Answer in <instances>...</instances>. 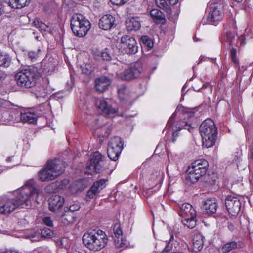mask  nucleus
<instances>
[{
    "mask_svg": "<svg viewBox=\"0 0 253 253\" xmlns=\"http://www.w3.org/2000/svg\"><path fill=\"white\" fill-rule=\"evenodd\" d=\"M16 195L14 198L3 197L0 199V215H8L16 209L29 205L31 200H37L39 192L32 187L25 186L17 191Z\"/></svg>",
    "mask_w": 253,
    "mask_h": 253,
    "instance_id": "f257e3e1",
    "label": "nucleus"
},
{
    "mask_svg": "<svg viewBox=\"0 0 253 253\" xmlns=\"http://www.w3.org/2000/svg\"><path fill=\"white\" fill-rule=\"evenodd\" d=\"M65 169V164L59 159L49 160L44 167L38 172V178L42 182L54 180L62 174Z\"/></svg>",
    "mask_w": 253,
    "mask_h": 253,
    "instance_id": "f03ea898",
    "label": "nucleus"
},
{
    "mask_svg": "<svg viewBox=\"0 0 253 253\" xmlns=\"http://www.w3.org/2000/svg\"><path fill=\"white\" fill-rule=\"evenodd\" d=\"M199 130L203 145L207 148L213 146L217 135V130L214 122L210 119H206L201 123Z\"/></svg>",
    "mask_w": 253,
    "mask_h": 253,
    "instance_id": "7ed1b4c3",
    "label": "nucleus"
},
{
    "mask_svg": "<svg viewBox=\"0 0 253 253\" xmlns=\"http://www.w3.org/2000/svg\"><path fill=\"white\" fill-rule=\"evenodd\" d=\"M84 244L89 250L98 251L104 248L107 243L108 238L104 232L98 230L93 233H85L83 236Z\"/></svg>",
    "mask_w": 253,
    "mask_h": 253,
    "instance_id": "20e7f679",
    "label": "nucleus"
},
{
    "mask_svg": "<svg viewBox=\"0 0 253 253\" xmlns=\"http://www.w3.org/2000/svg\"><path fill=\"white\" fill-rule=\"evenodd\" d=\"M39 76L37 69L31 68L17 72L15 75V79L18 86L30 88L36 85Z\"/></svg>",
    "mask_w": 253,
    "mask_h": 253,
    "instance_id": "39448f33",
    "label": "nucleus"
},
{
    "mask_svg": "<svg viewBox=\"0 0 253 253\" xmlns=\"http://www.w3.org/2000/svg\"><path fill=\"white\" fill-rule=\"evenodd\" d=\"M209 166L207 161L199 159L195 161L187 169L186 180L192 183L196 182L206 173Z\"/></svg>",
    "mask_w": 253,
    "mask_h": 253,
    "instance_id": "423d86ee",
    "label": "nucleus"
},
{
    "mask_svg": "<svg viewBox=\"0 0 253 253\" xmlns=\"http://www.w3.org/2000/svg\"><path fill=\"white\" fill-rule=\"evenodd\" d=\"M70 25L74 35L79 37L85 36L91 27L89 20L80 13L75 14L72 16Z\"/></svg>",
    "mask_w": 253,
    "mask_h": 253,
    "instance_id": "0eeeda50",
    "label": "nucleus"
},
{
    "mask_svg": "<svg viewBox=\"0 0 253 253\" xmlns=\"http://www.w3.org/2000/svg\"><path fill=\"white\" fill-rule=\"evenodd\" d=\"M105 157L96 151L91 155L89 164L86 167L85 172L90 175L99 173L105 167Z\"/></svg>",
    "mask_w": 253,
    "mask_h": 253,
    "instance_id": "6e6552de",
    "label": "nucleus"
},
{
    "mask_svg": "<svg viewBox=\"0 0 253 253\" xmlns=\"http://www.w3.org/2000/svg\"><path fill=\"white\" fill-rule=\"evenodd\" d=\"M174 116L175 113L172 115L171 117L168 121V125L172 127L173 130L172 138L171 139L173 142H174L176 141V137L179 136V131L182 129H187L191 132L194 128V127L192 126V123L190 121H184L181 120L173 123L172 121Z\"/></svg>",
    "mask_w": 253,
    "mask_h": 253,
    "instance_id": "1a4fd4ad",
    "label": "nucleus"
},
{
    "mask_svg": "<svg viewBox=\"0 0 253 253\" xmlns=\"http://www.w3.org/2000/svg\"><path fill=\"white\" fill-rule=\"evenodd\" d=\"M123 144L122 139L118 136L111 138L107 148L108 157L112 160L116 161L123 149Z\"/></svg>",
    "mask_w": 253,
    "mask_h": 253,
    "instance_id": "9d476101",
    "label": "nucleus"
},
{
    "mask_svg": "<svg viewBox=\"0 0 253 253\" xmlns=\"http://www.w3.org/2000/svg\"><path fill=\"white\" fill-rule=\"evenodd\" d=\"M143 71V67L139 63H136L131 65L123 72L118 73V77L124 81H130L137 78Z\"/></svg>",
    "mask_w": 253,
    "mask_h": 253,
    "instance_id": "9b49d317",
    "label": "nucleus"
},
{
    "mask_svg": "<svg viewBox=\"0 0 253 253\" xmlns=\"http://www.w3.org/2000/svg\"><path fill=\"white\" fill-rule=\"evenodd\" d=\"M120 49L127 54H134L138 51L137 42L134 38L124 35L121 38Z\"/></svg>",
    "mask_w": 253,
    "mask_h": 253,
    "instance_id": "f8f14e48",
    "label": "nucleus"
},
{
    "mask_svg": "<svg viewBox=\"0 0 253 253\" xmlns=\"http://www.w3.org/2000/svg\"><path fill=\"white\" fill-rule=\"evenodd\" d=\"M225 205L230 215L236 217L241 209V202L239 199L233 195H228L225 200Z\"/></svg>",
    "mask_w": 253,
    "mask_h": 253,
    "instance_id": "ddd939ff",
    "label": "nucleus"
},
{
    "mask_svg": "<svg viewBox=\"0 0 253 253\" xmlns=\"http://www.w3.org/2000/svg\"><path fill=\"white\" fill-rule=\"evenodd\" d=\"M224 9V5L222 2L215 3L212 5L207 17V20L210 24H214L215 22L223 19Z\"/></svg>",
    "mask_w": 253,
    "mask_h": 253,
    "instance_id": "4468645a",
    "label": "nucleus"
},
{
    "mask_svg": "<svg viewBox=\"0 0 253 253\" xmlns=\"http://www.w3.org/2000/svg\"><path fill=\"white\" fill-rule=\"evenodd\" d=\"M56 219L61 225L69 226L73 225L75 222L76 216L74 212L70 211H66L64 214L59 212L56 216Z\"/></svg>",
    "mask_w": 253,
    "mask_h": 253,
    "instance_id": "2eb2a0df",
    "label": "nucleus"
},
{
    "mask_svg": "<svg viewBox=\"0 0 253 253\" xmlns=\"http://www.w3.org/2000/svg\"><path fill=\"white\" fill-rule=\"evenodd\" d=\"M64 203V198L60 195H54L48 200L49 209L52 212H59L60 208Z\"/></svg>",
    "mask_w": 253,
    "mask_h": 253,
    "instance_id": "dca6fc26",
    "label": "nucleus"
},
{
    "mask_svg": "<svg viewBox=\"0 0 253 253\" xmlns=\"http://www.w3.org/2000/svg\"><path fill=\"white\" fill-rule=\"evenodd\" d=\"M218 205L216 200L214 198L207 199L204 203L203 208L205 212L209 215H212L216 213Z\"/></svg>",
    "mask_w": 253,
    "mask_h": 253,
    "instance_id": "f3484780",
    "label": "nucleus"
},
{
    "mask_svg": "<svg viewBox=\"0 0 253 253\" xmlns=\"http://www.w3.org/2000/svg\"><path fill=\"white\" fill-rule=\"evenodd\" d=\"M179 214L182 218L196 217V213L192 206L188 203L183 204L180 207Z\"/></svg>",
    "mask_w": 253,
    "mask_h": 253,
    "instance_id": "a211bd4d",
    "label": "nucleus"
},
{
    "mask_svg": "<svg viewBox=\"0 0 253 253\" xmlns=\"http://www.w3.org/2000/svg\"><path fill=\"white\" fill-rule=\"evenodd\" d=\"M115 18L110 14L103 16L99 22V27L104 30H110L114 25Z\"/></svg>",
    "mask_w": 253,
    "mask_h": 253,
    "instance_id": "6ab92c4d",
    "label": "nucleus"
},
{
    "mask_svg": "<svg viewBox=\"0 0 253 253\" xmlns=\"http://www.w3.org/2000/svg\"><path fill=\"white\" fill-rule=\"evenodd\" d=\"M95 83L96 90L102 93L107 89L111 84V81L109 78L102 76L96 79Z\"/></svg>",
    "mask_w": 253,
    "mask_h": 253,
    "instance_id": "aec40b11",
    "label": "nucleus"
},
{
    "mask_svg": "<svg viewBox=\"0 0 253 253\" xmlns=\"http://www.w3.org/2000/svg\"><path fill=\"white\" fill-rule=\"evenodd\" d=\"M106 181V180L103 179L94 182L87 192V196L90 198H93L94 195L105 187Z\"/></svg>",
    "mask_w": 253,
    "mask_h": 253,
    "instance_id": "412c9836",
    "label": "nucleus"
},
{
    "mask_svg": "<svg viewBox=\"0 0 253 253\" xmlns=\"http://www.w3.org/2000/svg\"><path fill=\"white\" fill-rule=\"evenodd\" d=\"M0 119L1 121H9V109L12 104L7 101L1 102L0 100Z\"/></svg>",
    "mask_w": 253,
    "mask_h": 253,
    "instance_id": "4be33fe9",
    "label": "nucleus"
},
{
    "mask_svg": "<svg viewBox=\"0 0 253 253\" xmlns=\"http://www.w3.org/2000/svg\"><path fill=\"white\" fill-rule=\"evenodd\" d=\"M117 92L119 98L122 100H128L135 97V95L131 92L130 89L124 85L120 86Z\"/></svg>",
    "mask_w": 253,
    "mask_h": 253,
    "instance_id": "5701e85b",
    "label": "nucleus"
},
{
    "mask_svg": "<svg viewBox=\"0 0 253 253\" xmlns=\"http://www.w3.org/2000/svg\"><path fill=\"white\" fill-rule=\"evenodd\" d=\"M150 15L153 20L156 24H164L166 19L165 14L158 9L154 8L150 11Z\"/></svg>",
    "mask_w": 253,
    "mask_h": 253,
    "instance_id": "b1692460",
    "label": "nucleus"
},
{
    "mask_svg": "<svg viewBox=\"0 0 253 253\" xmlns=\"http://www.w3.org/2000/svg\"><path fill=\"white\" fill-rule=\"evenodd\" d=\"M99 108L103 113L108 116L115 115L118 112L117 108L113 107L111 104L105 100H101L100 102Z\"/></svg>",
    "mask_w": 253,
    "mask_h": 253,
    "instance_id": "393cba45",
    "label": "nucleus"
},
{
    "mask_svg": "<svg viewBox=\"0 0 253 253\" xmlns=\"http://www.w3.org/2000/svg\"><path fill=\"white\" fill-rule=\"evenodd\" d=\"M20 120L24 123H35L37 120L36 115L30 111L20 112Z\"/></svg>",
    "mask_w": 253,
    "mask_h": 253,
    "instance_id": "a878e982",
    "label": "nucleus"
},
{
    "mask_svg": "<svg viewBox=\"0 0 253 253\" xmlns=\"http://www.w3.org/2000/svg\"><path fill=\"white\" fill-rule=\"evenodd\" d=\"M32 25L38 28L43 34H45L46 32H51L49 26L41 21L39 18H35L32 22Z\"/></svg>",
    "mask_w": 253,
    "mask_h": 253,
    "instance_id": "bb28decb",
    "label": "nucleus"
},
{
    "mask_svg": "<svg viewBox=\"0 0 253 253\" xmlns=\"http://www.w3.org/2000/svg\"><path fill=\"white\" fill-rule=\"evenodd\" d=\"M140 20L139 17H132L126 22L128 31H136L141 27Z\"/></svg>",
    "mask_w": 253,
    "mask_h": 253,
    "instance_id": "cd10ccee",
    "label": "nucleus"
},
{
    "mask_svg": "<svg viewBox=\"0 0 253 253\" xmlns=\"http://www.w3.org/2000/svg\"><path fill=\"white\" fill-rule=\"evenodd\" d=\"M193 244L195 252H198L202 250L204 244V237L201 234L197 233L194 235Z\"/></svg>",
    "mask_w": 253,
    "mask_h": 253,
    "instance_id": "c85d7f7f",
    "label": "nucleus"
},
{
    "mask_svg": "<svg viewBox=\"0 0 253 253\" xmlns=\"http://www.w3.org/2000/svg\"><path fill=\"white\" fill-rule=\"evenodd\" d=\"M31 0H9L8 5L13 8H22L30 4Z\"/></svg>",
    "mask_w": 253,
    "mask_h": 253,
    "instance_id": "c756f323",
    "label": "nucleus"
},
{
    "mask_svg": "<svg viewBox=\"0 0 253 253\" xmlns=\"http://www.w3.org/2000/svg\"><path fill=\"white\" fill-rule=\"evenodd\" d=\"M140 40L143 46L146 47L148 50L153 48L154 45L153 42L148 36H142L141 37Z\"/></svg>",
    "mask_w": 253,
    "mask_h": 253,
    "instance_id": "7c9ffc66",
    "label": "nucleus"
},
{
    "mask_svg": "<svg viewBox=\"0 0 253 253\" xmlns=\"http://www.w3.org/2000/svg\"><path fill=\"white\" fill-rule=\"evenodd\" d=\"M182 222L190 229H193L196 225V217H184L182 218Z\"/></svg>",
    "mask_w": 253,
    "mask_h": 253,
    "instance_id": "2f4dec72",
    "label": "nucleus"
},
{
    "mask_svg": "<svg viewBox=\"0 0 253 253\" xmlns=\"http://www.w3.org/2000/svg\"><path fill=\"white\" fill-rule=\"evenodd\" d=\"M114 243L116 247L118 248H125L128 247V245L126 240L123 237L120 238H115Z\"/></svg>",
    "mask_w": 253,
    "mask_h": 253,
    "instance_id": "473e14b6",
    "label": "nucleus"
},
{
    "mask_svg": "<svg viewBox=\"0 0 253 253\" xmlns=\"http://www.w3.org/2000/svg\"><path fill=\"white\" fill-rule=\"evenodd\" d=\"M113 237L114 238H120L123 237V231L120 223H116L114 225Z\"/></svg>",
    "mask_w": 253,
    "mask_h": 253,
    "instance_id": "72a5a7b5",
    "label": "nucleus"
},
{
    "mask_svg": "<svg viewBox=\"0 0 253 253\" xmlns=\"http://www.w3.org/2000/svg\"><path fill=\"white\" fill-rule=\"evenodd\" d=\"M237 247V242L235 241H231L225 244L222 248V250L223 253H226L229 252L231 250L236 248Z\"/></svg>",
    "mask_w": 253,
    "mask_h": 253,
    "instance_id": "f704fd0d",
    "label": "nucleus"
},
{
    "mask_svg": "<svg viewBox=\"0 0 253 253\" xmlns=\"http://www.w3.org/2000/svg\"><path fill=\"white\" fill-rule=\"evenodd\" d=\"M155 2L159 8L167 11L170 10V7L169 5L166 0H155Z\"/></svg>",
    "mask_w": 253,
    "mask_h": 253,
    "instance_id": "c9c22d12",
    "label": "nucleus"
},
{
    "mask_svg": "<svg viewBox=\"0 0 253 253\" xmlns=\"http://www.w3.org/2000/svg\"><path fill=\"white\" fill-rule=\"evenodd\" d=\"M19 112L16 108L10 107L9 109V121L17 120Z\"/></svg>",
    "mask_w": 253,
    "mask_h": 253,
    "instance_id": "e433bc0d",
    "label": "nucleus"
},
{
    "mask_svg": "<svg viewBox=\"0 0 253 253\" xmlns=\"http://www.w3.org/2000/svg\"><path fill=\"white\" fill-rule=\"evenodd\" d=\"M226 39L230 46H233L237 42L235 34L232 32H228L226 33Z\"/></svg>",
    "mask_w": 253,
    "mask_h": 253,
    "instance_id": "4c0bfd02",
    "label": "nucleus"
},
{
    "mask_svg": "<svg viewBox=\"0 0 253 253\" xmlns=\"http://www.w3.org/2000/svg\"><path fill=\"white\" fill-rule=\"evenodd\" d=\"M41 50H38L36 52L29 51L27 53L28 57L32 61L37 59L40 54Z\"/></svg>",
    "mask_w": 253,
    "mask_h": 253,
    "instance_id": "58836bf2",
    "label": "nucleus"
},
{
    "mask_svg": "<svg viewBox=\"0 0 253 253\" xmlns=\"http://www.w3.org/2000/svg\"><path fill=\"white\" fill-rule=\"evenodd\" d=\"M230 58L233 62L237 65H239V61L237 57V51L235 48H232L230 51Z\"/></svg>",
    "mask_w": 253,
    "mask_h": 253,
    "instance_id": "ea45409f",
    "label": "nucleus"
},
{
    "mask_svg": "<svg viewBox=\"0 0 253 253\" xmlns=\"http://www.w3.org/2000/svg\"><path fill=\"white\" fill-rule=\"evenodd\" d=\"M101 57L103 60L109 61L111 59V56L110 53L106 50V49L101 52Z\"/></svg>",
    "mask_w": 253,
    "mask_h": 253,
    "instance_id": "a19ab883",
    "label": "nucleus"
},
{
    "mask_svg": "<svg viewBox=\"0 0 253 253\" xmlns=\"http://www.w3.org/2000/svg\"><path fill=\"white\" fill-rule=\"evenodd\" d=\"M52 234V231L51 230L45 228L41 231V234L42 236L46 237H49L51 236Z\"/></svg>",
    "mask_w": 253,
    "mask_h": 253,
    "instance_id": "79ce46f5",
    "label": "nucleus"
},
{
    "mask_svg": "<svg viewBox=\"0 0 253 253\" xmlns=\"http://www.w3.org/2000/svg\"><path fill=\"white\" fill-rule=\"evenodd\" d=\"M43 223L49 227H52L53 226V222L51 220V218L49 217H46L43 219Z\"/></svg>",
    "mask_w": 253,
    "mask_h": 253,
    "instance_id": "37998d69",
    "label": "nucleus"
},
{
    "mask_svg": "<svg viewBox=\"0 0 253 253\" xmlns=\"http://www.w3.org/2000/svg\"><path fill=\"white\" fill-rule=\"evenodd\" d=\"M128 0H111V1L115 5H121L126 3Z\"/></svg>",
    "mask_w": 253,
    "mask_h": 253,
    "instance_id": "c03bdc74",
    "label": "nucleus"
},
{
    "mask_svg": "<svg viewBox=\"0 0 253 253\" xmlns=\"http://www.w3.org/2000/svg\"><path fill=\"white\" fill-rule=\"evenodd\" d=\"M46 68H45V70L47 71V72H52L55 68L54 65L52 64H50L48 63L47 65L45 66Z\"/></svg>",
    "mask_w": 253,
    "mask_h": 253,
    "instance_id": "a18cd8bd",
    "label": "nucleus"
},
{
    "mask_svg": "<svg viewBox=\"0 0 253 253\" xmlns=\"http://www.w3.org/2000/svg\"><path fill=\"white\" fill-rule=\"evenodd\" d=\"M80 208V206L78 204H75L73 205H71L69 207V210L70 212H73V211H76L79 210Z\"/></svg>",
    "mask_w": 253,
    "mask_h": 253,
    "instance_id": "49530a36",
    "label": "nucleus"
},
{
    "mask_svg": "<svg viewBox=\"0 0 253 253\" xmlns=\"http://www.w3.org/2000/svg\"><path fill=\"white\" fill-rule=\"evenodd\" d=\"M6 77V74L4 71L0 69V81L4 80Z\"/></svg>",
    "mask_w": 253,
    "mask_h": 253,
    "instance_id": "de8ad7c7",
    "label": "nucleus"
},
{
    "mask_svg": "<svg viewBox=\"0 0 253 253\" xmlns=\"http://www.w3.org/2000/svg\"><path fill=\"white\" fill-rule=\"evenodd\" d=\"M184 119L186 118H190L191 119H193L194 117H193V114L189 112L185 113L184 114Z\"/></svg>",
    "mask_w": 253,
    "mask_h": 253,
    "instance_id": "09e8293b",
    "label": "nucleus"
},
{
    "mask_svg": "<svg viewBox=\"0 0 253 253\" xmlns=\"http://www.w3.org/2000/svg\"><path fill=\"white\" fill-rule=\"evenodd\" d=\"M0 253H18V252L11 250H5L0 251Z\"/></svg>",
    "mask_w": 253,
    "mask_h": 253,
    "instance_id": "8fccbe9b",
    "label": "nucleus"
},
{
    "mask_svg": "<svg viewBox=\"0 0 253 253\" xmlns=\"http://www.w3.org/2000/svg\"><path fill=\"white\" fill-rule=\"evenodd\" d=\"M228 227L231 231H233L234 229V226L231 223H228Z\"/></svg>",
    "mask_w": 253,
    "mask_h": 253,
    "instance_id": "3c124183",
    "label": "nucleus"
},
{
    "mask_svg": "<svg viewBox=\"0 0 253 253\" xmlns=\"http://www.w3.org/2000/svg\"><path fill=\"white\" fill-rule=\"evenodd\" d=\"M169 1L171 2H172L173 4H175L177 2L178 0H169Z\"/></svg>",
    "mask_w": 253,
    "mask_h": 253,
    "instance_id": "603ef678",
    "label": "nucleus"
},
{
    "mask_svg": "<svg viewBox=\"0 0 253 253\" xmlns=\"http://www.w3.org/2000/svg\"><path fill=\"white\" fill-rule=\"evenodd\" d=\"M13 157H8V158H7V159H6V161H7V162H10V161H12V160H11V159L13 158Z\"/></svg>",
    "mask_w": 253,
    "mask_h": 253,
    "instance_id": "864d4df0",
    "label": "nucleus"
},
{
    "mask_svg": "<svg viewBox=\"0 0 253 253\" xmlns=\"http://www.w3.org/2000/svg\"><path fill=\"white\" fill-rule=\"evenodd\" d=\"M173 239H174L173 235L172 234H171L170 235V238L169 241L171 242L173 240Z\"/></svg>",
    "mask_w": 253,
    "mask_h": 253,
    "instance_id": "5fc2aeb1",
    "label": "nucleus"
},
{
    "mask_svg": "<svg viewBox=\"0 0 253 253\" xmlns=\"http://www.w3.org/2000/svg\"><path fill=\"white\" fill-rule=\"evenodd\" d=\"M39 38H40V36H36L35 37V38H36L37 40H38V41H39V40H40Z\"/></svg>",
    "mask_w": 253,
    "mask_h": 253,
    "instance_id": "6e6d98bb",
    "label": "nucleus"
},
{
    "mask_svg": "<svg viewBox=\"0 0 253 253\" xmlns=\"http://www.w3.org/2000/svg\"><path fill=\"white\" fill-rule=\"evenodd\" d=\"M252 159L253 160V150L251 152Z\"/></svg>",
    "mask_w": 253,
    "mask_h": 253,
    "instance_id": "4d7b16f0",
    "label": "nucleus"
},
{
    "mask_svg": "<svg viewBox=\"0 0 253 253\" xmlns=\"http://www.w3.org/2000/svg\"><path fill=\"white\" fill-rule=\"evenodd\" d=\"M64 181L65 182V183H69V181L68 180H64Z\"/></svg>",
    "mask_w": 253,
    "mask_h": 253,
    "instance_id": "13d9d810",
    "label": "nucleus"
},
{
    "mask_svg": "<svg viewBox=\"0 0 253 253\" xmlns=\"http://www.w3.org/2000/svg\"><path fill=\"white\" fill-rule=\"evenodd\" d=\"M235 0L236 1H238V2H241V1H242V0Z\"/></svg>",
    "mask_w": 253,
    "mask_h": 253,
    "instance_id": "bf43d9fd",
    "label": "nucleus"
},
{
    "mask_svg": "<svg viewBox=\"0 0 253 253\" xmlns=\"http://www.w3.org/2000/svg\"><path fill=\"white\" fill-rule=\"evenodd\" d=\"M33 34H35L36 32H33Z\"/></svg>",
    "mask_w": 253,
    "mask_h": 253,
    "instance_id": "052dcab7",
    "label": "nucleus"
}]
</instances>
